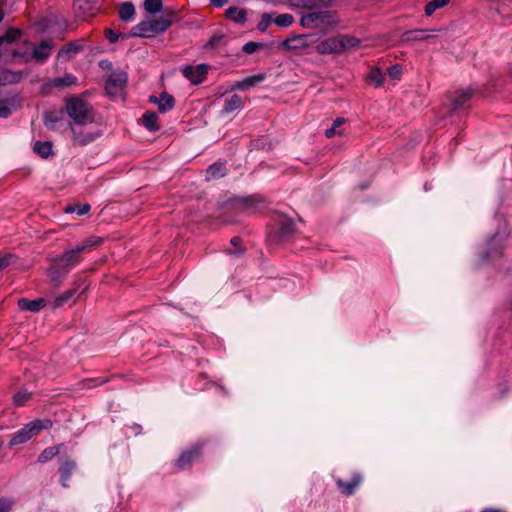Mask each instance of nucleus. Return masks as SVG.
I'll use <instances>...</instances> for the list:
<instances>
[{
  "label": "nucleus",
  "instance_id": "1",
  "mask_svg": "<svg viewBox=\"0 0 512 512\" xmlns=\"http://www.w3.org/2000/svg\"><path fill=\"white\" fill-rule=\"evenodd\" d=\"M340 20L335 10L328 8H321L315 11H310L302 15L300 25L306 29H318L323 34H327L330 30L334 29Z\"/></svg>",
  "mask_w": 512,
  "mask_h": 512
},
{
  "label": "nucleus",
  "instance_id": "2",
  "mask_svg": "<svg viewBox=\"0 0 512 512\" xmlns=\"http://www.w3.org/2000/svg\"><path fill=\"white\" fill-rule=\"evenodd\" d=\"M360 44V40L347 34H340L319 42L315 50L318 54H341L351 48H355Z\"/></svg>",
  "mask_w": 512,
  "mask_h": 512
},
{
  "label": "nucleus",
  "instance_id": "3",
  "mask_svg": "<svg viewBox=\"0 0 512 512\" xmlns=\"http://www.w3.org/2000/svg\"><path fill=\"white\" fill-rule=\"evenodd\" d=\"M66 112L73 120V125L86 126L94 122L93 107L79 97L71 96L66 100Z\"/></svg>",
  "mask_w": 512,
  "mask_h": 512
},
{
  "label": "nucleus",
  "instance_id": "4",
  "mask_svg": "<svg viewBox=\"0 0 512 512\" xmlns=\"http://www.w3.org/2000/svg\"><path fill=\"white\" fill-rule=\"evenodd\" d=\"M275 222V229L267 236V241L270 245H281L286 243L297 234V227L292 218L284 214H279Z\"/></svg>",
  "mask_w": 512,
  "mask_h": 512
},
{
  "label": "nucleus",
  "instance_id": "5",
  "mask_svg": "<svg viewBox=\"0 0 512 512\" xmlns=\"http://www.w3.org/2000/svg\"><path fill=\"white\" fill-rule=\"evenodd\" d=\"M171 24L172 20L166 17L142 21L131 29L128 36L152 37L155 34L166 31Z\"/></svg>",
  "mask_w": 512,
  "mask_h": 512
},
{
  "label": "nucleus",
  "instance_id": "6",
  "mask_svg": "<svg viewBox=\"0 0 512 512\" xmlns=\"http://www.w3.org/2000/svg\"><path fill=\"white\" fill-rule=\"evenodd\" d=\"M52 425L50 420H34L25 425L21 430L16 432L9 441V447H13L27 442L33 436H36L41 430L46 429Z\"/></svg>",
  "mask_w": 512,
  "mask_h": 512
},
{
  "label": "nucleus",
  "instance_id": "7",
  "mask_svg": "<svg viewBox=\"0 0 512 512\" xmlns=\"http://www.w3.org/2000/svg\"><path fill=\"white\" fill-rule=\"evenodd\" d=\"M72 133V144L74 146H87L102 136L101 130H89L85 126L69 124Z\"/></svg>",
  "mask_w": 512,
  "mask_h": 512
},
{
  "label": "nucleus",
  "instance_id": "8",
  "mask_svg": "<svg viewBox=\"0 0 512 512\" xmlns=\"http://www.w3.org/2000/svg\"><path fill=\"white\" fill-rule=\"evenodd\" d=\"M81 248H72L66 250L64 253L60 255H55L53 257H49V261L51 263H58L62 268L66 269L69 273L71 268L76 266L81 261Z\"/></svg>",
  "mask_w": 512,
  "mask_h": 512
},
{
  "label": "nucleus",
  "instance_id": "9",
  "mask_svg": "<svg viewBox=\"0 0 512 512\" xmlns=\"http://www.w3.org/2000/svg\"><path fill=\"white\" fill-rule=\"evenodd\" d=\"M127 74L124 71H116L111 73L106 79L105 91L110 97L118 96L122 93L126 83Z\"/></svg>",
  "mask_w": 512,
  "mask_h": 512
},
{
  "label": "nucleus",
  "instance_id": "10",
  "mask_svg": "<svg viewBox=\"0 0 512 512\" xmlns=\"http://www.w3.org/2000/svg\"><path fill=\"white\" fill-rule=\"evenodd\" d=\"M100 7V0H74L75 15L82 20L95 16Z\"/></svg>",
  "mask_w": 512,
  "mask_h": 512
},
{
  "label": "nucleus",
  "instance_id": "11",
  "mask_svg": "<svg viewBox=\"0 0 512 512\" xmlns=\"http://www.w3.org/2000/svg\"><path fill=\"white\" fill-rule=\"evenodd\" d=\"M202 455V446L193 445L189 449L183 451L175 462L178 470H185L190 468L191 464L198 460Z\"/></svg>",
  "mask_w": 512,
  "mask_h": 512
},
{
  "label": "nucleus",
  "instance_id": "12",
  "mask_svg": "<svg viewBox=\"0 0 512 512\" xmlns=\"http://www.w3.org/2000/svg\"><path fill=\"white\" fill-rule=\"evenodd\" d=\"M476 93V89L468 87L463 90L456 91L454 95H449L451 111H456L463 107Z\"/></svg>",
  "mask_w": 512,
  "mask_h": 512
},
{
  "label": "nucleus",
  "instance_id": "13",
  "mask_svg": "<svg viewBox=\"0 0 512 512\" xmlns=\"http://www.w3.org/2000/svg\"><path fill=\"white\" fill-rule=\"evenodd\" d=\"M208 70V65L200 64L197 67L185 66L182 72L183 75L189 79L192 84H200L204 80Z\"/></svg>",
  "mask_w": 512,
  "mask_h": 512
},
{
  "label": "nucleus",
  "instance_id": "14",
  "mask_svg": "<svg viewBox=\"0 0 512 512\" xmlns=\"http://www.w3.org/2000/svg\"><path fill=\"white\" fill-rule=\"evenodd\" d=\"M54 47V43L51 39L42 40L38 46L33 47L31 59H35L37 62H44L51 54V50Z\"/></svg>",
  "mask_w": 512,
  "mask_h": 512
},
{
  "label": "nucleus",
  "instance_id": "15",
  "mask_svg": "<svg viewBox=\"0 0 512 512\" xmlns=\"http://www.w3.org/2000/svg\"><path fill=\"white\" fill-rule=\"evenodd\" d=\"M68 274L67 270L62 268L58 263H52L47 269V276L54 288H59Z\"/></svg>",
  "mask_w": 512,
  "mask_h": 512
},
{
  "label": "nucleus",
  "instance_id": "16",
  "mask_svg": "<svg viewBox=\"0 0 512 512\" xmlns=\"http://www.w3.org/2000/svg\"><path fill=\"white\" fill-rule=\"evenodd\" d=\"M336 0H290L292 5L310 11H315L321 8H330Z\"/></svg>",
  "mask_w": 512,
  "mask_h": 512
},
{
  "label": "nucleus",
  "instance_id": "17",
  "mask_svg": "<svg viewBox=\"0 0 512 512\" xmlns=\"http://www.w3.org/2000/svg\"><path fill=\"white\" fill-rule=\"evenodd\" d=\"M312 41V35L310 34L296 35L286 39L283 42V46L289 50H298L310 46Z\"/></svg>",
  "mask_w": 512,
  "mask_h": 512
},
{
  "label": "nucleus",
  "instance_id": "18",
  "mask_svg": "<svg viewBox=\"0 0 512 512\" xmlns=\"http://www.w3.org/2000/svg\"><path fill=\"white\" fill-rule=\"evenodd\" d=\"M149 102L157 104L160 113H165L173 109L175 105L174 97L167 92H162L159 97L151 95L149 97Z\"/></svg>",
  "mask_w": 512,
  "mask_h": 512
},
{
  "label": "nucleus",
  "instance_id": "19",
  "mask_svg": "<svg viewBox=\"0 0 512 512\" xmlns=\"http://www.w3.org/2000/svg\"><path fill=\"white\" fill-rule=\"evenodd\" d=\"M362 481V476L358 473L354 474L352 479L348 482L338 479L336 481L337 487L340 492L345 496H350L354 494L356 488L360 485Z\"/></svg>",
  "mask_w": 512,
  "mask_h": 512
},
{
  "label": "nucleus",
  "instance_id": "20",
  "mask_svg": "<svg viewBox=\"0 0 512 512\" xmlns=\"http://www.w3.org/2000/svg\"><path fill=\"white\" fill-rule=\"evenodd\" d=\"M76 469V462L67 457L59 467V474L61 483L64 487H68V481L70 480L72 472Z\"/></svg>",
  "mask_w": 512,
  "mask_h": 512
},
{
  "label": "nucleus",
  "instance_id": "21",
  "mask_svg": "<svg viewBox=\"0 0 512 512\" xmlns=\"http://www.w3.org/2000/svg\"><path fill=\"white\" fill-rule=\"evenodd\" d=\"M434 35L429 34L426 30L423 29H415L404 32L401 35L400 40L402 42H411V41H424L430 38H433Z\"/></svg>",
  "mask_w": 512,
  "mask_h": 512
},
{
  "label": "nucleus",
  "instance_id": "22",
  "mask_svg": "<svg viewBox=\"0 0 512 512\" xmlns=\"http://www.w3.org/2000/svg\"><path fill=\"white\" fill-rule=\"evenodd\" d=\"M17 304L18 307L23 311L38 312L45 306V300L43 298H38L34 300L20 298Z\"/></svg>",
  "mask_w": 512,
  "mask_h": 512
},
{
  "label": "nucleus",
  "instance_id": "23",
  "mask_svg": "<svg viewBox=\"0 0 512 512\" xmlns=\"http://www.w3.org/2000/svg\"><path fill=\"white\" fill-rule=\"evenodd\" d=\"M22 79L21 71H11L0 68V86L19 83Z\"/></svg>",
  "mask_w": 512,
  "mask_h": 512
},
{
  "label": "nucleus",
  "instance_id": "24",
  "mask_svg": "<svg viewBox=\"0 0 512 512\" xmlns=\"http://www.w3.org/2000/svg\"><path fill=\"white\" fill-rule=\"evenodd\" d=\"M264 79H265L264 74H257V75L249 76V77H246L245 79H243L242 81L236 82L233 85V89L246 90L251 87H254L255 85H257Z\"/></svg>",
  "mask_w": 512,
  "mask_h": 512
},
{
  "label": "nucleus",
  "instance_id": "25",
  "mask_svg": "<svg viewBox=\"0 0 512 512\" xmlns=\"http://www.w3.org/2000/svg\"><path fill=\"white\" fill-rule=\"evenodd\" d=\"M225 14L229 20L236 23L244 24L247 20V11L243 8L231 6L226 10Z\"/></svg>",
  "mask_w": 512,
  "mask_h": 512
},
{
  "label": "nucleus",
  "instance_id": "26",
  "mask_svg": "<svg viewBox=\"0 0 512 512\" xmlns=\"http://www.w3.org/2000/svg\"><path fill=\"white\" fill-rule=\"evenodd\" d=\"M226 171H227V169H226L225 163L216 162L208 167V169L206 171V179L209 181V180L221 178V177L225 176Z\"/></svg>",
  "mask_w": 512,
  "mask_h": 512
},
{
  "label": "nucleus",
  "instance_id": "27",
  "mask_svg": "<svg viewBox=\"0 0 512 512\" xmlns=\"http://www.w3.org/2000/svg\"><path fill=\"white\" fill-rule=\"evenodd\" d=\"M64 117V111H48L44 113V124L47 128L55 129L56 123L60 122Z\"/></svg>",
  "mask_w": 512,
  "mask_h": 512
},
{
  "label": "nucleus",
  "instance_id": "28",
  "mask_svg": "<svg viewBox=\"0 0 512 512\" xmlns=\"http://www.w3.org/2000/svg\"><path fill=\"white\" fill-rule=\"evenodd\" d=\"M74 286H75L74 288L63 292L62 294H60L59 296H57L54 299L53 308H59L72 299V297L75 295V293L79 289L80 284L78 282H75Z\"/></svg>",
  "mask_w": 512,
  "mask_h": 512
},
{
  "label": "nucleus",
  "instance_id": "29",
  "mask_svg": "<svg viewBox=\"0 0 512 512\" xmlns=\"http://www.w3.org/2000/svg\"><path fill=\"white\" fill-rule=\"evenodd\" d=\"M157 121H158V116L153 111H147L142 116L143 125L149 131H158L159 130V125H158Z\"/></svg>",
  "mask_w": 512,
  "mask_h": 512
},
{
  "label": "nucleus",
  "instance_id": "30",
  "mask_svg": "<svg viewBox=\"0 0 512 512\" xmlns=\"http://www.w3.org/2000/svg\"><path fill=\"white\" fill-rule=\"evenodd\" d=\"M22 35V31L17 28H9L4 35L0 36V49L4 44H12Z\"/></svg>",
  "mask_w": 512,
  "mask_h": 512
},
{
  "label": "nucleus",
  "instance_id": "31",
  "mask_svg": "<svg viewBox=\"0 0 512 512\" xmlns=\"http://www.w3.org/2000/svg\"><path fill=\"white\" fill-rule=\"evenodd\" d=\"M242 106H243L242 98L239 95L234 94L229 99L225 100V106H224L223 110L225 113H230L232 111L241 109Z\"/></svg>",
  "mask_w": 512,
  "mask_h": 512
},
{
  "label": "nucleus",
  "instance_id": "32",
  "mask_svg": "<svg viewBox=\"0 0 512 512\" xmlns=\"http://www.w3.org/2000/svg\"><path fill=\"white\" fill-rule=\"evenodd\" d=\"M62 447H64L63 444H60L58 446L47 447L39 455L38 461L41 463H45V462L51 460L53 457H55L56 455H58L60 453V450Z\"/></svg>",
  "mask_w": 512,
  "mask_h": 512
},
{
  "label": "nucleus",
  "instance_id": "33",
  "mask_svg": "<svg viewBox=\"0 0 512 512\" xmlns=\"http://www.w3.org/2000/svg\"><path fill=\"white\" fill-rule=\"evenodd\" d=\"M76 83V78L71 74H65L63 77H57L51 80L52 87L62 88Z\"/></svg>",
  "mask_w": 512,
  "mask_h": 512
},
{
  "label": "nucleus",
  "instance_id": "34",
  "mask_svg": "<svg viewBox=\"0 0 512 512\" xmlns=\"http://www.w3.org/2000/svg\"><path fill=\"white\" fill-rule=\"evenodd\" d=\"M34 151L39 154L42 158H48L53 154L52 143L50 141L40 142L37 141L34 144Z\"/></svg>",
  "mask_w": 512,
  "mask_h": 512
},
{
  "label": "nucleus",
  "instance_id": "35",
  "mask_svg": "<svg viewBox=\"0 0 512 512\" xmlns=\"http://www.w3.org/2000/svg\"><path fill=\"white\" fill-rule=\"evenodd\" d=\"M346 122V119L343 117H338L333 121L332 127L327 129L325 131V136L327 138H332L335 135H343V130H339L338 128L341 127Z\"/></svg>",
  "mask_w": 512,
  "mask_h": 512
},
{
  "label": "nucleus",
  "instance_id": "36",
  "mask_svg": "<svg viewBox=\"0 0 512 512\" xmlns=\"http://www.w3.org/2000/svg\"><path fill=\"white\" fill-rule=\"evenodd\" d=\"M260 201L256 196H247L243 198L236 199L234 201V206L241 209H248L254 207L256 203Z\"/></svg>",
  "mask_w": 512,
  "mask_h": 512
},
{
  "label": "nucleus",
  "instance_id": "37",
  "mask_svg": "<svg viewBox=\"0 0 512 512\" xmlns=\"http://www.w3.org/2000/svg\"><path fill=\"white\" fill-rule=\"evenodd\" d=\"M31 397L32 394L27 389H20L14 394L13 403L16 406H23L31 399Z\"/></svg>",
  "mask_w": 512,
  "mask_h": 512
},
{
  "label": "nucleus",
  "instance_id": "38",
  "mask_svg": "<svg viewBox=\"0 0 512 512\" xmlns=\"http://www.w3.org/2000/svg\"><path fill=\"white\" fill-rule=\"evenodd\" d=\"M135 14V8L131 3H123L119 9V17L123 21H129Z\"/></svg>",
  "mask_w": 512,
  "mask_h": 512
},
{
  "label": "nucleus",
  "instance_id": "39",
  "mask_svg": "<svg viewBox=\"0 0 512 512\" xmlns=\"http://www.w3.org/2000/svg\"><path fill=\"white\" fill-rule=\"evenodd\" d=\"M450 0H432L425 6L426 16H431L437 9L446 6Z\"/></svg>",
  "mask_w": 512,
  "mask_h": 512
},
{
  "label": "nucleus",
  "instance_id": "40",
  "mask_svg": "<svg viewBox=\"0 0 512 512\" xmlns=\"http://www.w3.org/2000/svg\"><path fill=\"white\" fill-rule=\"evenodd\" d=\"M81 49V47L79 45H77L76 43L74 42H70L66 45H64L58 52V55L57 57L58 58H65L67 57L70 53H77L79 52Z\"/></svg>",
  "mask_w": 512,
  "mask_h": 512
},
{
  "label": "nucleus",
  "instance_id": "41",
  "mask_svg": "<svg viewBox=\"0 0 512 512\" xmlns=\"http://www.w3.org/2000/svg\"><path fill=\"white\" fill-rule=\"evenodd\" d=\"M222 44H226V36L224 34H214L206 44V47L218 49Z\"/></svg>",
  "mask_w": 512,
  "mask_h": 512
},
{
  "label": "nucleus",
  "instance_id": "42",
  "mask_svg": "<svg viewBox=\"0 0 512 512\" xmlns=\"http://www.w3.org/2000/svg\"><path fill=\"white\" fill-rule=\"evenodd\" d=\"M144 8L147 12L155 14L162 9V0H145Z\"/></svg>",
  "mask_w": 512,
  "mask_h": 512
},
{
  "label": "nucleus",
  "instance_id": "43",
  "mask_svg": "<svg viewBox=\"0 0 512 512\" xmlns=\"http://www.w3.org/2000/svg\"><path fill=\"white\" fill-rule=\"evenodd\" d=\"M273 22L280 27H288L294 22V18L291 14L284 13L278 15Z\"/></svg>",
  "mask_w": 512,
  "mask_h": 512
},
{
  "label": "nucleus",
  "instance_id": "44",
  "mask_svg": "<svg viewBox=\"0 0 512 512\" xmlns=\"http://www.w3.org/2000/svg\"><path fill=\"white\" fill-rule=\"evenodd\" d=\"M104 34L111 43H115L119 38L127 39L130 37L128 34L116 33L110 28L105 29Z\"/></svg>",
  "mask_w": 512,
  "mask_h": 512
},
{
  "label": "nucleus",
  "instance_id": "45",
  "mask_svg": "<svg viewBox=\"0 0 512 512\" xmlns=\"http://www.w3.org/2000/svg\"><path fill=\"white\" fill-rule=\"evenodd\" d=\"M273 22L272 16L268 13H264L261 15V19L257 25L258 30L264 32L267 30L269 25Z\"/></svg>",
  "mask_w": 512,
  "mask_h": 512
},
{
  "label": "nucleus",
  "instance_id": "46",
  "mask_svg": "<svg viewBox=\"0 0 512 512\" xmlns=\"http://www.w3.org/2000/svg\"><path fill=\"white\" fill-rule=\"evenodd\" d=\"M16 259V255L11 253H7L5 255L0 256V271L8 267L10 264L14 263Z\"/></svg>",
  "mask_w": 512,
  "mask_h": 512
},
{
  "label": "nucleus",
  "instance_id": "47",
  "mask_svg": "<svg viewBox=\"0 0 512 512\" xmlns=\"http://www.w3.org/2000/svg\"><path fill=\"white\" fill-rule=\"evenodd\" d=\"M369 78L376 84V86L382 85L384 81V76L379 68L372 69Z\"/></svg>",
  "mask_w": 512,
  "mask_h": 512
},
{
  "label": "nucleus",
  "instance_id": "48",
  "mask_svg": "<svg viewBox=\"0 0 512 512\" xmlns=\"http://www.w3.org/2000/svg\"><path fill=\"white\" fill-rule=\"evenodd\" d=\"M263 46L262 43L259 42H247L243 47L242 51L246 54H253L255 53L259 48Z\"/></svg>",
  "mask_w": 512,
  "mask_h": 512
},
{
  "label": "nucleus",
  "instance_id": "49",
  "mask_svg": "<svg viewBox=\"0 0 512 512\" xmlns=\"http://www.w3.org/2000/svg\"><path fill=\"white\" fill-rule=\"evenodd\" d=\"M101 238H97V237H92V238H89L87 239L82 245H78L76 246V248H81L82 249V253L85 252L88 248H91V247H94L96 246L97 244H99L101 242Z\"/></svg>",
  "mask_w": 512,
  "mask_h": 512
},
{
  "label": "nucleus",
  "instance_id": "50",
  "mask_svg": "<svg viewBox=\"0 0 512 512\" xmlns=\"http://www.w3.org/2000/svg\"><path fill=\"white\" fill-rule=\"evenodd\" d=\"M401 72H402L401 66L398 64L393 65V66L389 67V69H388V74L392 79H397L400 76Z\"/></svg>",
  "mask_w": 512,
  "mask_h": 512
},
{
  "label": "nucleus",
  "instance_id": "51",
  "mask_svg": "<svg viewBox=\"0 0 512 512\" xmlns=\"http://www.w3.org/2000/svg\"><path fill=\"white\" fill-rule=\"evenodd\" d=\"M11 55L14 58H23L25 62H29L31 60L30 54L27 51L14 50Z\"/></svg>",
  "mask_w": 512,
  "mask_h": 512
},
{
  "label": "nucleus",
  "instance_id": "52",
  "mask_svg": "<svg viewBox=\"0 0 512 512\" xmlns=\"http://www.w3.org/2000/svg\"><path fill=\"white\" fill-rule=\"evenodd\" d=\"M90 210V205L88 203H85L83 205H76V213L78 215H84L88 213Z\"/></svg>",
  "mask_w": 512,
  "mask_h": 512
},
{
  "label": "nucleus",
  "instance_id": "53",
  "mask_svg": "<svg viewBox=\"0 0 512 512\" xmlns=\"http://www.w3.org/2000/svg\"><path fill=\"white\" fill-rule=\"evenodd\" d=\"M11 114V109L8 106L0 105V118H7Z\"/></svg>",
  "mask_w": 512,
  "mask_h": 512
},
{
  "label": "nucleus",
  "instance_id": "54",
  "mask_svg": "<svg viewBox=\"0 0 512 512\" xmlns=\"http://www.w3.org/2000/svg\"><path fill=\"white\" fill-rule=\"evenodd\" d=\"M210 2L215 7H222L228 2V0H210Z\"/></svg>",
  "mask_w": 512,
  "mask_h": 512
},
{
  "label": "nucleus",
  "instance_id": "55",
  "mask_svg": "<svg viewBox=\"0 0 512 512\" xmlns=\"http://www.w3.org/2000/svg\"><path fill=\"white\" fill-rule=\"evenodd\" d=\"M497 255H499L497 252L486 251L483 253L482 257H483V259H491V258H495Z\"/></svg>",
  "mask_w": 512,
  "mask_h": 512
},
{
  "label": "nucleus",
  "instance_id": "56",
  "mask_svg": "<svg viewBox=\"0 0 512 512\" xmlns=\"http://www.w3.org/2000/svg\"><path fill=\"white\" fill-rule=\"evenodd\" d=\"M65 213H73L76 212V205H68L64 209Z\"/></svg>",
  "mask_w": 512,
  "mask_h": 512
},
{
  "label": "nucleus",
  "instance_id": "57",
  "mask_svg": "<svg viewBox=\"0 0 512 512\" xmlns=\"http://www.w3.org/2000/svg\"><path fill=\"white\" fill-rule=\"evenodd\" d=\"M241 238L238 237V236H235L231 239V244L234 245V246H237L241 243Z\"/></svg>",
  "mask_w": 512,
  "mask_h": 512
},
{
  "label": "nucleus",
  "instance_id": "58",
  "mask_svg": "<svg viewBox=\"0 0 512 512\" xmlns=\"http://www.w3.org/2000/svg\"><path fill=\"white\" fill-rule=\"evenodd\" d=\"M8 506L5 504V501L0 500V512H7Z\"/></svg>",
  "mask_w": 512,
  "mask_h": 512
},
{
  "label": "nucleus",
  "instance_id": "59",
  "mask_svg": "<svg viewBox=\"0 0 512 512\" xmlns=\"http://www.w3.org/2000/svg\"><path fill=\"white\" fill-rule=\"evenodd\" d=\"M95 381H96L95 379H86V380H84L82 383H83L84 385H86V387H87V388H90L91 386H90V385H88V384H89V383H92V382H95Z\"/></svg>",
  "mask_w": 512,
  "mask_h": 512
},
{
  "label": "nucleus",
  "instance_id": "60",
  "mask_svg": "<svg viewBox=\"0 0 512 512\" xmlns=\"http://www.w3.org/2000/svg\"><path fill=\"white\" fill-rule=\"evenodd\" d=\"M482 512H504V511L501 509L488 508V509H484Z\"/></svg>",
  "mask_w": 512,
  "mask_h": 512
},
{
  "label": "nucleus",
  "instance_id": "61",
  "mask_svg": "<svg viewBox=\"0 0 512 512\" xmlns=\"http://www.w3.org/2000/svg\"><path fill=\"white\" fill-rule=\"evenodd\" d=\"M4 18V12L0 9V22L3 20Z\"/></svg>",
  "mask_w": 512,
  "mask_h": 512
},
{
  "label": "nucleus",
  "instance_id": "62",
  "mask_svg": "<svg viewBox=\"0 0 512 512\" xmlns=\"http://www.w3.org/2000/svg\"><path fill=\"white\" fill-rule=\"evenodd\" d=\"M6 4V0H0V7Z\"/></svg>",
  "mask_w": 512,
  "mask_h": 512
},
{
  "label": "nucleus",
  "instance_id": "63",
  "mask_svg": "<svg viewBox=\"0 0 512 512\" xmlns=\"http://www.w3.org/2000/svg\"><path fill=\"white\" fill-rule=\"evenodd\" d=\"M107 380H101L99 383H97V385H100V384H103L105 383Z\"/></svg>",
  "mask_w": 512,
  "mask_h": 512
}]
</instances>
